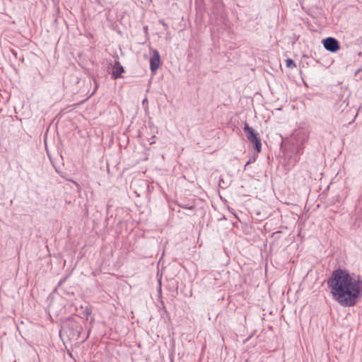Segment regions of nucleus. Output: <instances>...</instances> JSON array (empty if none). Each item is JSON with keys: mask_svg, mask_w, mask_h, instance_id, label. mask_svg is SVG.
Masks as SVG:
<instances>
[{"mask_svg": "<svg viewBox=\"0 0 362 362\" xmlns=\"http://www.w3.org/2000/svg\"><path fill=\"white\" fill-rule=\"evenodd\" d=\"M243 129L247 140L253 144L254 148L258 153L260 152L262 149V144L260 139L258 136V134L255 132V131L250 127L247 123L245 124Z\"/></svg>", "mask_w": 362, "mask_h": 362, "instance_id": "2", "label": "nucleus"}, {"mask_svg": "<svg viewBox=\"0 0 362 362\" xmlns=\"http://www.w3.org/2000/svg\"><path fill=\"white\" fill-rule=\"evenodd\" d=\"M80 309L82 310V314L86 317V320H88V316L91 314L92 310L88 306H80Z\"/></svg>", "mask_w": 362, "mask_h": 362, "instance_id": "7", "label": "nucleus"}, {"mask_svg": "<svg viewBox=\"0 0 362 362\" xmlns=\"http://www.w3.org/2000/svg\"><path fill=\"white\" fill-rule=\"evenodd\" d=\"M286 66L289 68H293L296 66L294 62L291 59H287L286 60Z\"/></svg>", "mask_w": 362, "mask_h": 362, "instance_id": "8", "label": "nucleus"}, {"mask_svg": "<svg viewBox=\"0 0 362 362\" xmlns=\"http://www.w3.org/2000/svg\"><path fill=\"white\" fill-rule=\"evenodd\" d=\"M360 71V69H358L356 71V74H357L358 73V71Z\"/></svg>", "mask_w": 362, "mask_h": 362, "instance_id": "10", "label": "nucleus"}, {"mask_svg": "<svg viewBox=\"0 0 362 362\" xmlns=\"http://www.w3.org/2000/svg\"><path fill=\"white\" fill-rule=\"evenodd\" d=\"M250 161L247 162L246 165H247L250 163Z\"/></svg>", "mask_w": 362, "mask_h": 362, "instance_id": "11", "label": "nucleus"}, {"mask_svg": "<svg viewBox=\"0 0 362 362\" xmlns=\"http://www.w3.org/2000/svg\"><path fill=\"white\" fill-rule=\"evenodd\" d=\"M124 72V68L120 64L118 60H115V64L112 67V76L114 78H117L121 76L122 73Z\"/></svg>", "mask_w": 362, "mask_h": 362, "instance_id": "6", "label": "nucleus"}, {"mask_svg": "<svg viewBox=\"0 0 362 362\" xmlns=\"http://www.w3.org/2000/svg\"><path fill=\"white\" fill-rule=\"evenodd\" d=\"M160 54L158 50L154 49L153 51V55L150 59V68L151 71H156L160 66Z\"/></svg>", "mask_w": 362, "mask_h": 362, "instance_id": "5", "label": "nucleus"}, {"mask_svg": "<svg viewBox=\"0 0 362 362\" xmlns=\"http://www.w3.org/2000/svg\"><path fill=\"white\" fill-rule=\"evenodd\" d=\"M83 328L77 322L74 320L69 321L66 327L64 328V332L67 334L70 339L78 340L80 338Z\"/></svg>", "mask_w": 362, "mask_h": 362, "instance_id": "3", "label": "nucleus"}, {"mask_svg": "<svg viewBox=\"0 0 362 362\" xmlns=\"http://www.w3.org/2000/svg\"><path fill=\"white\" fill-rule=\"evenodd\" d=\"M333 298L341 306H354L362 298V280L346 270H334L327 280Z\"/></svg>", "mask_w": 362, "mask_h": 362, "instance_id": "1", "label": "nucleus"}, {"mask_svg": "<svg viewBox=\"0 0 362 362\" xmlns=\"http://www.w3.org/2000/svg\"><path fill=\"white\" fill-rule=\"evenodd\" d=\"M323 45L327 50L332 52H337L339 49L338 41L330 37L323 40Z\"/></svg>", "mask_w": 362, "mask_h": 362, "instance_id": "4", "label": "nucleus"}, {"mask_svg": "<svg viewBox=\"0 0 362 362\" xmlns=\"http://www.w3.org/2000/svg\"><path fill=\"white\" fill-rule=\"evenodd\" d=\"M183 208H185V209H189V210H193L194 209V206H189V207H187V206H182Z\"/></svg>", "mask_w": 362, "mask_h": 362, "instance_id": "9", "label": "nucleus"}]
</instances>
